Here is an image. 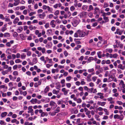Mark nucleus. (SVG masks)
I'll list each match as a JSON object with an SVG mask.
<instances>
[{
	"label": "nucleus",
	"instance_id": "nucleus-1",
	"mask_svg": "<svg viewBox=\"0 0 125 125\" xmlns=\"http://www.w3.org/2000/svg\"><path fill=\"white\" fill-rule=\"evenodd\" d=\"M77 32L78 33V36L79 37H83L86 35V32L83 30H78L77 31Z\"/></svg>",
	"mask_w": 125,
	"mask_h": 125
},
{
	"label": "nucleus",
	"instance_id": "nucleus-2",
	"mask_svg": "<svg viewBox=\"0 0 125 125\" xmlns=\"http://www.w3.org/2000/svg\"><path fill=\"white\" fill-rule=\"evenodd\" d=\"M114 118L115 119L117 118L118 119H119L120 120H122L124 118V116L122 114L120 116L117 114H116L114 115Z\"/></svg>",
	"mask_w": 125,
	"mask_h": 125
},
{
	"label": "nucleus",
	"instance_id": "nucleus-3",
	"mask_svg": "<svg viewBox=\"0 0 125 125\" xmlns=\"http://www.w3.org/2000/svg\"><path fill=\"white\" fill-rule=\"evenodd\" d=\"M39 18L41 19H43L46 16V15L44 12H43L42 14H39L38 15Z\"/></svg>",
	"mask_w": 125,
	"mask_h": 125
},
{
	"label": "nucleus",
	"instance_id": "nucleus-4",
	"mask_svg": "<svg viewBox=\"0 0 125 125\" xmlns=\"http://www.w3.org/2000/svg\"><path fill=\"white\" fill-rule=\"evenodd\" d=\"M62 91L64 93V94L65 95H66L68 94V92L69 91V90H66L65 88H62Z\"/></svg>",
	"mask_w": 125,
	"mask_h": 125
},
{
	"label": "nucleus",
	"instance_id": "nucleus-5",
	"mask_svg": "<svg viewBox=\"0 0 125 125\" xmlns=\"http://www.w3.org/2000/svg\"><path fill=\"white\" fill-rule=\"evenodd\" d=\"M71 15V13L69 11H68L67 12V14H64V18L66 19L67 18L69 17Z\"/></svg>",
	"mask_w": 125,
	"mask_h": 125
},
{
	"label": "nucleus",
	"instance_id": "nucleus-6",
	"mask_svg": "<svg viewBox=\"0 0 125 125\" xmlns=\"http://www.w3.org/2000/svg\"><path fill=\"white\" fill-rule=\"evenodd\" d=\"M94 14H97L98 12H100V9L97 7H95L94 9Z\"/></svg>",
	"mask_w": 125,
	"mask_h": 125
},
{
	"label": "nucleus",
	"instance_id": "nucleus-7",
	"mask_svg": "<svg viewBox=\"0 0 125 125\" xmlns=\"http://www.w3.org/2000/svg\"><path fill=\"white\" fill-rule=\"evenodd\" d=\"M14 6H16L18 5L20 3V1L19 0H14Z\"/></svg>",
	"mask_w": 125,
	"mask_h": 125
},
{
	"label": "nucleus",
	"instance_id": "nucleus-8",
	"mask_svg": "<svg viewBox=\"0 0 125 125\" xmlns=\"http://www.w3.org/2000/svg\"><path fill=\"white\" fill-rule=\"evenodd\" d=\"M23 30V27L21 26L19 27L17 29V31L18 33L21 32Z\"/></svg>",
	"mask_w": 125,
	"mask_h": 125
},
{
	"label": "nucleus",
	"instance_id": "nucleus-9",
	"mask_svg": "<svg viewBox=\"0 0 125 125\" xmlns=\"http://www.w3.org/2000/svg\"><path fill=\"white\" fill-rule=\"evenodd\" d=\"M55 21L54 20H52L50 23V24L52 26V28H54L55 26V24L54 23Z\"/></svg>",
	"mask_w": 125,
	"mask_h": 125
},
{
	"label": "nucleus",
	"instance_id": "nucleus-10",
	"mask_svg": "<svg viewBox=\"0 0 125 125\" xmlns=\"http://www.w3.org/2000/svg\"><path fill=\"white\" fill-rule=\"evenodd\" d=\"M37 62L38 60L37 58L36 57L34 58L33 59L32 61V63H33L32 65L33 64H34L36 63H37Z\"/></svg>",
	"mask_w": 125,
	"mask_h": 125
},
{
	"label": "nucleus",
	"instance_id": "nucleus-11",
	"mask_svg": "<svg viewBox=\"0 0 125 125\" xmlns=\"http://www.w3.org/2000/svg\"><path fill=\"white\" fill-rule=\"evenodd\" d=\"M37 101V99H36L32 98L30 102L32 104H34L36 103V101Z\"/></svg>",
	"mask_w": 125,
	"mask_h": 125
},
{
	"label": "nucleus",
	"instance_id": "nucleus-12",
	"mask_svg": "<svg viewBox=\"0 0 125 125\" xmlns=\"http://www.w3.org/2000/svg\"><path fill=\"white\" fill-rule=\"evenodd\" d=\"M29 29L30 30L32 31L33 30H35L37 29V27L35 26H33L32 25L29 26Z\"/></svg>",
	"mask_w": 125,
	"mask_h": 125
},
{
	"label": "nucleus",
	"instance_id": "nucleus-13",
	"mask_svg": "<svg viewBox=\"0 0 125 125\" xmlns=\"http://www.w3.org/2000/svg\"><path fill=\"white\" fill-rule=\"evenodd\" d=\"M32 108V106H30L28 107V109L29 110L28 111V113H30L33 111V110Z\"/></svg>",
	"mask_w": 125,
	"mask_h": 125
},
{
	"label": "nucleus",
	"instance_id": "nucleus-14",
	"mask_svg": "<svg viewBox=\"0 0 125 125\" xmlns=\"http://www.w3.org/2000/svg\"><path fill=\"white\" fill-rule=\"evenodd\" d=\"M70 104H72L73 106L74 107L76 105V104L75 103H73L71 100H69L68 102Z\"/></svg>",
	"mask_w": 125,
	"mask_h": 125
},
{
	"label": "nucleus",
	"instance_id": "nucleus-15",
	"mask_svg": "<svg viewBox=\"0 0 125 125\" xmlns=\"http://www.w3.org/2000/svg\"><path fill=\"white\" fill-rule=\"evenodd\" d=\"M118 68L122 70H124V66L121 64H120L118 65Z\"/></svg>",
	"mask_w": 125,
	"mask_h": 125
},
{
	"label": "nucleus",
	"instance_id": "nucleus-16",
	"mask_svg": "<svg viewBox=\"0 0 125 125\" xmlns=\"http://www.w3.org/2000/svg\"><path fill=\"white\" fill-rule=\"evenodd\" d=\"M97 94L100 96L99 98H100L102 99L104 98V96H103V94L101 93H97Z\"/></svg>",
	"mask_w": 125,
	"mask_h": 125
},
{
	"label": "nucleus",
	"instance_id": "nucleus-17",
	"mask_svg": "<svg viewBox=\"0 0 125 125\" xmlns=\"http://www.w3.org/2000/svg\"><path fill=\"white\" fill-rule=\"evenodd\" d=\"M19 21V19L18 17H16L14 20L13 21V23L14 24H16Z\"/></svg>",
	"mask_w": 125,
	"mask_h": 125
},
{
	"label": "nucleus",
	"instance_id": "nucleus-18",
	"mask_svg": "<svg viewBox=\"0 0 125 125\" xmlns=\"http://www.w3.org/2000/svg\"><path fill=\"white\" fill-rule=\"evenodd\" d=\"M7 113L6 112L2 113L1 115V116L2 117H4L7 115Z\"/></svg>",
	"mask_w": 125,
	"mask_h": 125
},
{
	"label": "nucleus",
	"instance_id": "nucleus-19",
	"mask_svg": "<svg viewBox=\"0 0 125 125\" xmlns=\"http://www.w3.org/2000/svg\"><path fill=\"white\" fill-rule=\"evenodd\" d=\"M4 37H9L10 36V35L9 33L6 32L4 34Z\"/></svg>",
	"mask_w": 125,
	"mask_h": 125
},
{
	"label": "nucleus",
	"instance_id": "nucleus-20",
	"mask_svg": "<svg viewBox=\"0 0 125 125\" xmlns=\"http://www.w3.org/2000/svg\"><path fill=\"white\" fill-rule=\"evenodd\" d=\"M21 58L22 59H25L26 57L25 54L24 53H22L21 55Z\"/></svg>",
	"mask_w": 125,
	"mask_h": 125
},
{
	"label": "nucleus",
	"instance_id": "nucleus-21",
	"mask_svg": "<svg viewBox=\"0 0 125 125\" xmlns=\"http://www.w3.org/2000/svg\"><path fill=\"white\" fill-rule=\"evenodd\" d=\"M119 84L120 85H122V88L125 87V84H124V82L122 80H121Z\"/></svg>",
	"mask_w": 125,
	"mask_h": 125
},
{
	"label": "nucleus",
	"instance_id": "nucleus-22",
	"mask_svg": "<svg viewBox=\"0 0 125 125\" xmlns=\"http://www.w3.org/2000/svg\"><path fill=\"white\" fill-rule=\"evenodd\" d=\"M94 60L95 61H97L96 63L97 64H99L101 62V60L100 59H97V58H95Z\"/></svg>",
	"mask_w": 125,
	"mask_h": 125
},
{
	"label": "nucleus",
	"instance_id": "nucleus-23",
	"mask_svg": "<svg viewBox=\"0 0 125 125\" xmlns=\"http://www.w3.org/2000/svg\"><path fill=\"white\" fill-rule=\"evenodd\" d=\"M49 88L48 86H46L44 90V92L45 93H47L49 91Z\"/></svg>",
	"mask_w": 125,
	"mask_h": 125
},
{
	"label": "nucleus",
	"instance_id": "nucleus-24",
	"mask_svg": "<svg viewBox=\"0 0 125 125\" xmlns=\"http://www.w3.org/2000/svg\"><path fill=\"white\" fill-rule=\"evenodd\" d=\"M94 59V58L92 57H90L87 60L88 62H87V63L89 62H91V61L93 60Z\"/></svg>",
	"mask_w": 125,
	"mask_h": 125
},
{
	"label": "nucleus",
	"instance_id": "nucleus-25",
	"mask_svg": "<svg viewBox=\"0 0 125 125\" xmlns=\"http://www.w3.org/2000/svg\"><path fill=\"white\" fill-rule=\"evenodd\" d=\"M0 30L2 32H4L5 31L7 30V28L5 27H2Z\"/></svg>",
	"mask_w": 125,
	"mask_h": 125
},
{
	"label": "nucleus",
	"instance_id": "nucleus-26",
	"mask_svg": "<svg viewBox=\"0 0 125 125\" xmlns=\"http://www.w3.org/2000/svg\"><path fill=\"white\" fill-rule=\"evenodd\" d=\"M47 116L48 115V114L46 113H45L44 112H43L41 114V117H44L45 116Z\"/></svg>",
	"mask_w": 125,
	"mask_h": 125
},
{
	"label": "nucleus",
	"instance_id": "nucleus-27",
	"mask_svg": "<svg viewBox=\"0 0 125 125\" xmlns=\"http://www.w3.org/2000/svg\"><path fill=\"white\" fill-rule=\"evenodd\" d=\"M47 9L48 11L50 12V13L52 12V9L49 6H48Z\"/></svg>",
	"mask_w": 125,
	"mask_h": 125
},
{
	"label": "nucleus",
	"instance_id": "nucleus-28",
	"mask_svg": "<svg viewBox=\"0 0 125 125\" xmlns=\"http://www.w3.org/2000/svg\"><path fill=\"white\" fill-rule=\"evenodd\" d=\"M101 53L102 52H99L97 53L98 57L99 58H101L102 56Z\"/></svg>",
	"mask_w": 125,
	"mask_h": 125
},
{
	"label": "nucleus",
	"instance_id": "nucleus-29",
	"mask_svg": "<svg viewBox=\"0 0 125 125\" xmlns=\"http://www.w3.org/2000/svg\"><path fill=\"white\" fill-rule=\"evenodd\" d=\"M52 92L54 94H57L59 92V91H57L55 89H54L52 91Z\"/></svg>",
	"mask_w": 125,
	"mask_h": 125
},
{
	"label": "nucleus",
	"instance_id": "nucleus-30",
	"mask_svg": "<svg viewBox=\"0 0 125 125\" xmlns=\"http://www.w3.org/2000/svg\"><path fill=\"white\" fill-rule=\"evenodd\" d=\"M103 19L105 20V22H108L109 21V19L108 17H104Z\"/></svg>",
	"mask_w": 125,
	"mask_h": 125
},
{
	"label": "nucleus",
	"instance_id": "nucleus-31",
	"mask_svg": "<svg viewBox=\"0 0 125 125\" xmlns=\"http://www.w3.org/2000/svg\"><path fill=\"white\" fill-rule=\"evenodd\" d=\"M122 33V31H121V30H120V31H117V32H115V34H118L119 35H121Z\"/></svg>",
	"mask_w": 125,
	"mask_h": 125
},
{
	"label": "nucleus",
	"instance_id": "nucleus-32",
	"mask_svg": "<svg viewBox=\"0 0 125 125\" xmlns=\"http://www.w3.org/2000/svg\"><path fill=\"white\" fill-rule=\"evenodd\" d=\"M60 111V108L59 107H57L55 110V112H56V113H58Z\"/></svg>",
	"mask_w": 125,
	"mask_h": 125
},
{
	"label": "nucleus",
	"instance_id": "nucleus-33",
	"mask_svg": "<svg viewBox=\"0 0 125 125\" xmlns=\"http://www.w3.org/2000/svg\"><path fill=\"white\" fill-rule=\"evenodd\" d=\"M36 14V12L35 11L33 12H30L29 14V16H31L33 15L34 14Z\"/></svg>",
	"mask_w": 125,
	"mask_h": 125
},
{
	"label": "nucleus",
	"instance_id": "nucleus-34",
	"mask_svg": "<svg viewBox=\"0 0 125 125\" xmlns=\"http://www.w3.org/2000/svg\"><path fill=\"white\" fill-rule=\"evenodd\" d=\"M92 123L94 125H100V124L98 122H96V121L94 120L92 122Z\"/></svg>",
	"mask_w": 125,
	"mask_h": 125
},
{
	"label": "nucleus",
	"instance_id": "nucleus-35",
	"mask_svg": "<svg viewBox=\"0 0 125 125\" xmlns=\"http://www.w3.org/2000/svg\"><path fill=\"white\" fill-rule=\"evenodd\" d=\"M92 79L93 81L95 82L97 79V77L96 76H94L92 77Z\"/></svg>",
	"mask_w": 125,
	"mask_h": 125
},
{
	"label": "nucleus",
	"instance_id": "nucleus-36",
	"mask_svg": "<svg viewBox=\"0 0 125 125\" xmlns=\"http://www.w3.org/2000/svg\"><path fill=\"white\" fill-rule=\"evenodd\" d=\"M106 51L110 53H111L113 51V50L111 49H107Z\"/></svg>",
	"mask_w": 125,
	"mask_h": 125
},
{
	"label": "nucleus",
	"instance_id": "nucleus-37",
	"mask_svg": "<svg viewBox=\"0 0 125 125\" xmlns=\"http://www.w3.org/2000/svg\"><path fill=\"white\" fill-rule=\"evenodd\" d=\"M72 79V77L71 76H69L66 78V80L67 81H70Z\"/></svg>",
	"mask_w": 125,
	"mask_h": 125
},
{
	"label": "nucleus",
	"instance_id": "nucleus-38",
	"mask_svg": "<svg viewBox=\"0 0 125 125\" xmlns=\"http://www.w3.org/2000/svg\"><path fill=\"white\" fill-rule=\"evenodd\" d=\"M59 13V11L58 10H56L54 13V14L56 16L58 15Z\"/></svg>",
	"mask_w": 125,
	"mask_h": 125
},
{
	"label": "nucleus",
	"instance_id": "nucleus-39",
	"mask_svg": "<svg viewBox=\"0 0 125 125\" xmlns=\"http://www.w3.org/2000/svg\"><path fill=\"white\" fill-rule=\"evenodd\" d=\"M55 104V103L53 101H51L50 103V105L51 106H54Z\"/></svg>",
	"mask_w": 125,
	"mask_h": 125
},
{
	"label": "nucleus",
	"instance_id": "nucleus-40",
	"mask_svg": "<svg viewBox=\"0 0 125 125\" xmlns=\"http://www.w3.org/2000/svg\"><path fill=\"white\" fill-rule=\"evenodd\" d=\"M18 72L17 71H14L13 73V74L14 75H17L18 74Z\"/></svg>",
	"mask_w": 125,
	"mask_h": 125
},
{
	"label": "nucleus",
	"instance_id": "nucleus-41",
	"mask_svg": "<svg viewBox=\"0 0 125 125\" xmlns=\"http://www.w3.org/2000/svg\"><path fill=\"white\" fill-rule=\"evenodd\" d=\"M94 71V69L93 68H92L91 69H89L88 70V71L89 72L91 73V72H93Z\"/></svg>",
	"mask_w": 125,
	"mask_h": 125
},
{
	"label": "nucleus",
	"instance_id": "nucleus-42",
	"mask_svg": "<svg viewBox=\"0 0 125 125\" xmlns=\"http://www.w3.org/2000/svg\"><path fill=\"white\" fill-rule=\"evenodd\" d=\"M109 6L108 4L107 3H104V5L103 6V7L104 8H106V7H108Z\"/></svg>",
	"mask_w": 125,
	"mask_h": 125
},
{
	"label": "nucleus",
	"instance_id": "nucleus-43",
	"mask_svg": "<svg viewBox=\"0 0 125 125\" xmlns=\"http://www.w3.org/2000/svg\"><path fill=\"white\" fill-rule=\"evenodd\" d=\"M14 6V3L13 4L9 3L8 5L9 7H12Z\"/></svg>",
	"mask_w": 125,
	"mask_h": 125
},
{
	"label": "nucleus",
	"instance_id": "nucleus-44",
	"mask_svg": "<svg viewBox=\"0 0 125 125\" xmlns=\"http://www.w3.org/2000/svg\"><path fill=\"white\" fill-rule=\"evenodd\" d=\"M94 89V88H92L90 89H89L88 90V92H90L92 93L93 92V91Z\"/></svg>",
	"mask_w": 125,
	"mask_h": 125
},
{
	"label": "nucleus",
	"instance_id": "nucleus-45",
	"mask_svg": "<svg viewBox=\"0 0 125 125\" xmlns=\"http://www.w3.org/2000/svg\"><path fill=\"white\" fill-rule=\"evenodd\" d=\"M21 62L22 61L20 60L19 59H18L15 60V62L16 63H19Z\"/></svg>",
	"mask_w": 125,
	"mask_h": 125
},
{
	"label": "nucleus",
	"instance_id": "nucleus-46",
	"mask_svg": "<svg viewBox=\"0 0 125 125\" xmlns=\"http://www.w3.org/2000/svg\"><path fill=\"white\" fill-rule=\"evenodd\" d=\"M78 115L79 116H81L83 118L85 117V115L84 114H82V113H79V114Z\"/></svg>",
	"mask_w": 125,
	"mask_h": 125
},
{
	"label": "nucleus",
	"instance_id": "nucleus-47",
	"mask_svg": "<svg viewBox=\"0 0 125 125\" xmlns=\"http://www.w3.org/2000/svg\"><path fill=\"white\" fill-rule=\"evenodd\" d=\"M65 56V57H66L68 55V53L67 52V51H65L64 52H63Z\"/></svg>",
	"mask_w": 125,
	"mask_h": 125
},
{
	"label": "nucleus",
	"instance_id": "nucleus-48",
	"mask_svg": "<svg viewBox=\"0 0 125 125\" xmlns=\"http://www.w3.org/2000/svg\"><path fill=\"white\" fill-rule=\"evenodd\" d=\"M0 19L3 20L5 19V18L2 14H0Z\"/></svg>",
	"mask_w": 125,
	"mask_h": 125
},
{
	"label": "nucleus",
	"instance_id": "nucleus-49",
	"mask_svg": "<svg viewBox=\"0 0 125 125\" xmlns=\"http://www.w3.org/2000/svg\"><path fill=\"white\" fill-rule=\"evenodd\" d=\"M27 10L26 9L24 10L23 11V14L25 15L27 14Z\"/></svg>",
	"mask_w": 125,
	"mask_h": 125
},
{
	"label": "nucleus",
	"instance_id": "nucleus-50",
	"mask_svg": "<svg viewBox=\"0 0 125 125\" xmlns=\"http://www.w3.org/2000/svg\"><path fill=\"white\" fill-rule=\"evenodd\" d=\"M82 102L81 99L80 98H79L77 99V103H80Z\"/></svg>",
	"mask_w": 125,
	"mask_h": 125
},
{
	"label": "nucleus",
	"instance_id": "nucleus-51",
	"mask_svg": "<svg viewBox=\"0 0 125 125\" xmlns=\"http://www.w3.org/2000/svg\"><path fill=\"white\" fill-rule=\"evenodd\" d=\"M78 39H74V41L77 44H79L81 43L79 41H77L76 40H78Z\"/></svg>",
	"mask_w": 125,
	"mask_h": 125
},
{
	"label": "nucleus",
	"instance_id": "nucleus-52",
	"mask_svg": "<svg viewBox=\"0 0 125 125\" xmlns=\"http://www.w3.org/2000/svg\"><path fill=\"white\" fill-rule=\"evenodd\" d=\"M93 13L92 12H89L88 13V16L90 18H92L93 16Z\"/></svg>",
	"mask_w": 125,
	"mask_h": 125
},
{
	"label": "nucleus",
	"instance_id": "nucleus-53",
	"mask_svg": "<svg viewBox=\"0 0 125 125\" xmlns=\"http://www.w3.org/2000/svg\"><path fill=\"white\" fill-rule=\"evenodd\" d=\"M26 73L27 75L30 76H31V73L29 71L26 72Z\"/></svg>",
	"mask_w": 125,
	"mask_h": 125
},
{
	"label": "nucleus",
	"instance_id": "nucleus-54",
	"mask_svg": "<svg viewBox=\"0 0 125 125\" xmlns=\"http://www.w3.org/2000/svg\"><path fill=\"white\" fill-rule=\"evenodd\" d=\"M84 58V56H82L79 58L78 60L79 61H82L83 59Z\"/></svg>",
	"mask_w": 125,
	"mask_h": 125
},
{
	"label": "nucleus",
	"instance_id": "nucleus-55",
	"mask_svg": "<svg viewBox=\"0 0 125 125\" xmlns=\"http://www.w3.org/2000/svg\"><path fill=\"white\" fill-rule=\"evenodd\" d=\"M71 85V84L70 83H68L66 84V86L68 88L70 87Z\"/></svg>",
	"mask_w": 125,
	"mask_h": 125
},
{
	"label": "nucleus",
	"instance_id": "nucleus-56",
	"mask_svg": "<svg viewBox=\"0 0 125 125\" xmlns=\"http://www.w3.org/2000/svg\"><path fill=\"white\" fill-rule=\"evenodd\" d=\"M116 103L120 105H121L123 104V103L121 101H116Z\"/></svg>",
	"mask_w": 125,
	"mask_h": 125
},
{
	"label": "nucleus",
	"instance_id": "nucleus-57",
	"mask_svg": "<svg viewBox=\"0 0 125 125\" xmlns=\"http://www.w3.org/2000/svg\"><path fill=\"white\" fill-rule=\"evenodd\" d=\"M101 82V80L100 79H97V81L96 83L97 84H98Z\"/></svg>",
	"mask_w": 125,
	"mask_h": 125
},
{
	"label": "nucleus",
	"instance_id": "nucleus-58",
	"mask_svg": "<svg viewBox=\"0 0 125 125\" xmlns=\"http://www.w3.org/2000/svg\"><path fill=\"white\" fill-rule=\"evenodd\" d=\"M87 6L86 5L83 6L82 7L83 10H86L87 9Z\"/></svg>",
	"mask_w": 125,
	"mask_h": 125
},
{
	"label": "nucleus",
	"instance_id": "nucleus-59",
	"mask_svg": "<svg viewBox=\"0 0 125 125\" xmlns=\"http://www.w3.org/2000/svg\"><path fill=\"white\" fill-rule=\"evenodd\" d=\"M8 12L9 13H12L14 12V11L12 10H8Z\"/></svg>",
	"mask_w": 125,
	"mask_h": 125
},
{
	"label": "nucleus",
	"instance_id": "nucleus-60",
	"mask_svg": "<svg viewBox=\"0 0 125 125\" xmlns=\"http://www.w3.org/2000/svg\"><path fill=\"white\" fill-rule=\"evenodd\" d=\"M9 79L7 78H6L5 79V83H7L9 82Z\"/></svg>",
	"mask_w": 125,
	"mask_h": 125
},
{
	"label": "nucleus",
	"instance_id": "nucleus-61",
	"mask_svg": "<svg viewBox=\"0 0 125 125\" xmlns=\"http://www.w3.org/2000/svg\"><path fill=\"white\" fill-rule=\"evenodd\" d=\"M66 124L68 125H72L70 123V122L69 120H67L66 121Z\"/></svg>",
	"mask_w": 125,
	"mask_h": 125
},
{
	"label": "nucleus",
	"instance_id": "nucleus-62",
	"mask_svg": "<svg viewBox=\"0 0 125 125\" xmlns=\"http://www.w3.org/2000/svg\"><path fill=\"white\" fill-rule=\"evenodd\" d=\"M89 85L91 87H93L94 86V83L92 82H90L89 83Z\"/></svg>",
	"mask_w": 125,
	"mask_h": 125
},
{
	"label": "nucleus",
	"instance_id": "nucleus-63",
	"mask_svg": "<svg viewBox=\"0 0 125 125\" xmlns=\"http://www.w3.org/2000/svg\"><path fill=\"white\" fill-rule=\"evenodd\" d=\"M48 6H47L46 5H44L42 6V8L44 10H46Z\"/></svg>",
	"mask_w": 125,
	"mask_h": 125
},
{
	"label": "nucleus",
	"instance_id": "nucleus-64",
	"mask_svg": "<svg viewBox=\"0 0 125 125\" xmlns=\"http://www.w3.org/2000/svg\"><path fill=\"white\" fill-rule=\"evenodd\" d=\"M8 72L7 71H3L2 73L3 75H5V74H7Z\"/></svg>",
	"mask_w": 125,
	"mask_h": 125
}]
</instances>
